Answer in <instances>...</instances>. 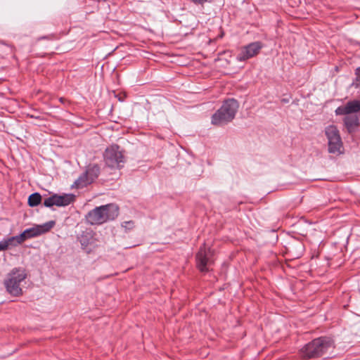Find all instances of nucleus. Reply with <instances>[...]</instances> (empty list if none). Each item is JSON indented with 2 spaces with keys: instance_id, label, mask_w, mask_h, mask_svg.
Returning a JSON list of instances; mask_svg holds the SVG:
<instances>
[{
  "instance_id": "21",
  "label": "nucleus",
  "mask_w": 360,
  "mask_h": 360,
  "mask_svg": "<svg viewBox=\"0 0 360 360\" xmlns=\"http://www.w3.org/2000/svg\"><path fill=\"white\" fill-rule=\"evenodd\" d=\"M195 4H203L205 1V0H191Z\"/></svg>"
},
{
  "instance_id": "5",
  "label": "nucleus",
  "mask_w": 360,
  "mask_h": 360,
  "mask_svg": "<svg viewBox=\"0 0 360 360\" xmlns=\"http://www.w3.org/2000/svg\"><path fill=\"white\" fill-rule=\"evenodd\" d=\"M103 158L106 165L111 168H120L124 162L123 153L116 144H112L105 150Z\"/></svg>"
},
{
  "instance_id": "15",
  "label": "nucleus",
  "mask_w": 360,
  "mask_h": 360,
  "mask_svg": "<svg viewBox=\"0 0 360 360\" xmlns=\"http://www.w3.org/2000/svg\"><path fill=\"white\" fill-rule=\"evenodd\" d=\"M5 240L7 243L8 249L15 248L24 242L23 240L22 239V237L20 235L12 236Z\"/></svg>"
},
{
  "instance_id": "22",
  "label": "nucleus",
  "mask_w": 360,
  "mask_h": 360,
  "mask_svg": "<svg viewBox=\"0 0 360 360\" xmlns=\"http://www.w3.org/2000/svg\"><path fill=\"white\" fill-rule=\"evenodd\" d=\"M205 2H206L207 0H205Z\"/></svg>"
},
{
  "instance_id": "1",
  "label": "nucleus",
  "mask_w": 360,
  "mask_h": 360,
  "mask_svg": "<svg viewBox=\"0 0 360 360\" xmlns=\"http://www.w3.org/2000/svg\"><path fill=\"white\" fill-rule=\"evenodd\" d=\"M119 214V208L115 204L96 207L86 215V221L91 225H101L114 220Z\"/></svg>"
},
{
  "instance_id": "11",
  "label": "nucleus",
  "mask_w": 360,
  "mask_h": 360,
  "mask_svg": "<svg viewBox=\"0 0 360 360\" xmlns=\"http://www.w3.org/2000/svg\"><path fill=\"white\" fill-rule=\"evenodd\" d=\"M360 111V100L349 101L346 105L340 106L335 110L336 115H352Z\"/></svg>"
},
{
  "instance_id": "20",
  "label": "nucleus",
  "mask_w": 360,
  "mask_h": 360,
  "mask_svg": "<svg viewBox=\"0 0 360 360\" xmlns=\"http://www.w3.org/2000/svg\"><path fill=\"white\" fill-rule=\"evenodd\" d=\"M355 74L356 75V81L360 82V68H356Z\"/></svg>"
},
{
  "instance_id": "4",
  "label": "nucleus",
  "mask_w": 360,
  "mask_h": 360,
  "mask_svg": "<svg viewBox=\"0 0 360 360\" xmlns=\"http://www.w3.org/2000/svg\"><path fill=\"white\" fill-rule=\"evenodd\" d=\"M27 278L25 270L22 268H13L6 276L4 284L7 292L13 296L22 294L20 283Z\"/></svg>"
},
{
  "instance_id": "18",
  "label": "nucleus",
  "mask_w": 360,
  "mask_h": 360,
  "mask_svg": "<svg viewBox=\"0 0 360 360\" xmlns=\"http://www.w3.org/2000/svg\"><path fill=\"white\" fill-rule=\"evenodd\" d=\"M122 226L127 230H131L134 228V222L132 221H124L122 224Z\"/></svg>"
},
{
  "instance_id": "12",
  "label": "nucleus",
  "mask_w": 360,
  "mask_h": 360,
  "mask_svg": "<svg viewBox=\"0 0 360 360\" xmlns=\"http://www.w3.org/2000/svg\"><path fill=\"white\" fill-rule=\"evenodd\" d=\"M328 152L338 155L343 153V143L341 137L328 141Z\"/></svg>"
},
{
  "instance_id": "10",
  "label": "nucleus",
  "mask_w": 360,
  "mask_h": 360,
  "mask_svg": "<svg viewBox=\"0 0 360 360\" xmlns=\"http://www.w3.org/2000/svg\"><path fill=\"white\" fill-rule=\"evenodd\" d=\"M55 221H50L42 225H37L25 230L20 236L22 237L23 241L25 240L40 236L50 231L54 226Z\"/></svg>"
},
{
  "instance_id": "6",
  "label": "nucleus",
  "mask_w": 360,
  "mask_h": 360,
  "mask_svg": "<svg viewBox=\"0 0 360 360\" xmlns=\"http://www.w3.org/2000/svg\"><path fill=\"white\" fill-rule=\"evenodd\" d=\"M99 173L98 166L96 165L88 166L86 171L75 181L73 186L76 188H82L87 186L98 178Z\"/></svg>"
},
{
  "instance_id": "13",
  "label": "nucleus",
  "mask_w": 360,
  "mask_h": 360,
  "mask_svg": "<svg viewBox=\"0 0 360 360\" xmlns=\"http://www.w3.org/2000/svg\"><path fill=\"white\" fill-rule=\"evenodd\" d=\"M344 124L347 131L351 133L359 125V119L356 115H345Z\"/></svg>"
},
{
  "instance_id": "14",
  "label": "nucleus",
  "mask_w": 360,
  "mask_h": 360,
  "mask_svg": "<svg viewBox=\"0 0 360 360\" xmlns=\"http://www.w3.org/2000/svg\"><path fill=\"white\" fill-rule=\"evenodd\" d=\"M325 135L328 141L332 139H337L340 137V131L336 126L331 124L326 127Z\"/></svg>"
},
{
  "instance_id": "23",
  "label": "nucleus",
  "mask_w": 360,
  "mask_h": 360,
  "mask_svg": "<svg viewBox=\"0 0 360 360\" xmlns=\"http://www.w3.org/2000/svg\"><path fill=\"white\" fill-rule=\"evenodd\" d=\"M205 2H206L207 0H205Z\"/></svg>"
},
{
  "instance_id": "3",
  "label": "nucleus",
  "mask_w": 360,
  "mask_h": 360,
  "mask_svg": "<svg viewBox=\"0 0 360 360\" xmlns=\"http://www.w3.org/2000/svg\"><path fill=\"white\" fill-rule=\"evenodd\" d=\"M238 109V103L236 100L230 98L225 101L221 108L212 116V124L220 126L231 122L235 117Z\"/></svg>"
},
{
  "instance_id": "2",
  "label": "nucleus",
  "mask_w": 360,
  "mask_h": 360,
  "mask_svg": "<svg viewBox=\"0 0 360 360\" xmlns=\"http://www.w3.org/2000/svg\"><path fill=\"white\" fill-rule=\"evenodd\" d=\"M333 342L331 339L321 337L314 339L304 346L301 350V355L304 358H315L326 354L333 349Z\"/></svg>"
},
{
  "instance_id": "8",
  "label": "nucleus",
  "mask_w": 360,
  "mask_h": 360,
  "mask_svg": "<svg viewBox=\"0 0 360 360\" xmlns=\"http://www.w3.org/2000/svg\"><path fill=\"white\" fill-rule=\"evenodd\" d=\"M212 252L210 248H207L203 244L196 255L197 266L202 272L207 271L210 265L212 263Z\"/></svg>"
},
{
  "instance_id": "16",
  "label": "nucleus",
  "mask_w": 360,
  "mask_h": 360,
  "mask_svg": "<svg viewBox=\"0 0 360 360\" xmlns=\"http://www.w3.org/2000/svg\"><path fill=\"white\" fill-rule=\"evenodd\" d=\"M41 201V196L38 193L31 194L28 198V204L30 207H35L40 204Z\"/></svg>"
},
{
  "instance_id": "7",
  "label": "nucleus",
  "mask_w": 360,
  "mask_h": 360,
  "mask_svg": "<svg viewBox=\"0 0 360 360\" xmlns=\"http://www.w3.org/2000/svg\"><path fill=\"white\" fill-rule=\"evenodd\" d=\"M263 47L264 44L261 41H254L243 46L240 49L236 59L240 62L245 61L257 56Z\"/></svg>"
},
{
  "instance_id": "19",
  "label": "nucleus",
  "mask_w": 360,
  "mask_h": 360,
  "mask_svg": "<svg viewBox=\"0 0 360 360\" xmlns=\"http://www.w3.org/2000/svg\"><path fill=\"white\" fill-rule=\"evenodd\" d=\"M8 250L7 243L6 242V240L4 239L1 241H0V251H4Z\"/></svg>"
},
{
  "instance_id": "9",
  "label": "nucleus",
  "mask_w": 360,
  "mask_h": 360,
  "mask_svg": "<svg viewBox=\"0 0 360 360\" xmlns=\"http://www.w3.org/2000/svg\"><path fill=\"white\" fill-rule=\"evenodd\" d=\"M75 196L73 194H54L44 199V205L46 207H51L53 205L58 207H64L69 205L74 202Z\"/></svg>"
},
{
  "instance_id": "17",
  "label": "nucleus",
  "mask_w": 360,
  "mask_h": 360,
  "mask_svg": "<svg viewBox=\"0 0 360 360\" xmlns=\"http://www.w3.org/2000/svg\"><path fill=\"white\" fill-rule=\"evenodd\" d=\"M92 236L90 233H84L81 236L79 241L84 248H86L89 243V240L91 239Z\"/></svg>"
}]
</instances>
